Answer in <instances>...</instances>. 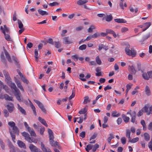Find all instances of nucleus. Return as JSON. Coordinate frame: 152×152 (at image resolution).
<instances>
[{
	"instance_id": "c03bdc74",
	"label": "nucleus",
	"mask_w": 152,
	"mask_h": 152,
	"mask_svg": "<svg viewBox=\"0 0 152 152\" xmlns=\"http://www.w3.org/2000/svg\"><path fill=\"white\" fill-rule=\"evenodd\" d=\"M31 107L32 109L34 115L36 116L37 115V113L36 108L33 104H31Z\"/></svg>"
},
{
	"instance_id": "dca6fc26",
	"label": "nucleus",
	"mask_w": 152,
	"mask_h": 152,
	"mask_svg": "<svg viewBox=\"0 0 152 152\" xmlns=\"http://www.w3.org/2000/svg\"><path fill=\"white\" fill-rule=\"evenodd\" d=\"M12 59L14 61L15 64L18 67H19L20 66L19 61L16 57L15 56H12Z\"/></svg>"
},
{
	"instance_id": "a19ab883",
	"label": "nucleus",
	"mask_w": 152,
	"mask_h": 152,
	"mask_svg": "<svg viewBox=\"0 0 152 152\" xmlns=\"http://www.w3.org/2000/svg\"><path fill=\"white\" fill-rule=\"evenodd\" d=\"M96 61L97 64L98 65H101L102 64V61L100 59L99 56H97L96 58Z\"/></svg>"
},
{
	"instance_id": "a211bd4d",
	"label": "nucleus",
	"mask_w": 152,
	"mask_h": 152,
	"mask_svg": "<svg viewBox=\"0 0 152 152\" xmlns=\"http://www.w3.org/2000/svg\"><path fill=\"white\" fill-rule=\"evenodd\" d=\"M18 108L19 110L20 111L22 114L24 115H26V111L19 104H18Z\"/></svg>"
},
{
	"instance_id": "20e7f679",
	"label": "nucleus",
	"mask_w": 152,
	"mask_h": 152,
	"mask_svg": "<svg viewBox=\"0 0 152 152\" xmlns=\"http://www.w3.org/2000/svg\"><path fill=\"white\" fill-rule=\"evenodd\" d=\"M12 130L13 132L14 133V134L12 132L11 130L10 129L9 132L11 135L13 141L15 142V135L14 134H18L19 131L17 127L16 126H15L13 127Z\"/></svg>"
},
{
	"instance_id": "39448f33",
	"label": "nucleus",
	"mask_w": 152,
	"mask_h": 152,
	"mask_svg": "<svg viewBox=\"0 0 152 152\" xmlns=\"http://www.w3.org/2000/svg\"><path fill=\"white\" fill-rule=\"evenodd\" d=\"M63 42L65 44H69L72 43V42L70 40L69 37H64L63 38Z\"/></svg>"
},
{
	"instance_id": "ddd939ff",
	"label": "nucleus",
	"mask_w": 152,
	"mask_h": 152,
	"mask_svg": "<svg viewBox=\"0 0 152 152\" xmlns=\"http://www.w3.org/2000/svg\"><path fill=\"white\" fill-rule=\"evenodd\" d=\"M29 148L32 152H35L38 149V148L32 144L30 145Z\"/></svg>"
},
{
	"instance_id": "c9c22d12",
	"label": "nucleus",
	"mask_w": 152,
	"mask_h": 152,
	"mask_svg": "<svg viewBox=\"0 0 152 152\" xmlns=\"http://www.w3.org/2000/svg\"><path fill=\"white\" fill-rule=\"evenodd\" d=\"M1 61L2 62L4 63H6V60L4 56V53L3 52H2L1 53Z\"/></svg>"
},
{
	"instance_id": "9b49d317",
	"label": "nucleus",
	"mask_w": 152,
	"mask_h": 152,
	"mask_svg": "<svg viewBox=\"0 0 152 152\" xmlns=\"http://www.w3.org/2000/svg\"><path fill=\"white\" fill-rule=\"evenodd\" d=\"M6 107L7 108L9 112L11 113H12L14 110V107L13 104H9L7 105Z\"/></svg>"
},
{
	"instance_id": "a18cd8bd",
	"label": "nucleus",
	"mask_w": 152,
	"mask_h": 152,
	"mask_svg": "<svg viewBox=\"0 0 152 152\" xmlns=\"http://www.w3.org/2000/svg\"><path fill=\"white\" fill-rule=\"evenodd\" d=\"M117 112L116 111H113L112 113V115L113 117H118L120 116V114L119 113H118L117 114Z\"/></svg>"
},
{
	"instance_id": "6ab92c4d",
	"label": "nucleus",
	"mask_w": 152,
	"mask_h": 152,
	"mask_svg": "<svg viewBox=\"0 0 152 152\" xmlns=\"http://www.w3.org/2000/svg\"><path fill=\"white\" fill-rule=\"evenodd\" d=\"M39 121L43 125L46 127L48 126V125L45 121L41 117H39L38 118Z\"/></svg>"
},
{
	"instance_id": "e433bc0d",
	"label": "nucleus",
	"mask_w": 152,
	"mask_h": 152,
	"mask_svg": "<svg viewBox=\"0 0 152 152\" xmlns=\"http://www.w3.org/2000/svg\"><path fill=\"white\" fill-rule=\"evenodd\" d=\"M54 43L55 47L57 48H59L61 47V43L59 41H58L57 42H54Z\"/></svg>"
},
{
	"instance_id": "0e129e2a",
	"label": "nucleus",
	"mask_w": 152,
	"mask_h": 152,
	"mask_svg": "<svg viewBox=\"0 0 152 152\" xmlns=\"http://www.w3.org/2000/svg\"><path fill=\"white\" fill-rule=\"evenodd\" d=\"M45 130V127H42L40 129L39 132L40 133L41 135L43 134Z\"/></svg>"
},
{
	"instance_id": "0eeeda50",
	"label": "nucleus",
	"mask_w": 152,
	"mask_h": 152,
	"mask_svg": "<svg viewBox=\"0 0 152 152\" xmlns=\"http://www.w3.org/2000/svg\"><path fill=\"white\" fill-rule=\"evenodd\" d=\"M28 130L30 134L32 136L35 137L36 136V134L33 129L30 127H28Z\"/></svg>"
},
{
	"instance_id": "864d4df0",
	"label": "nucleus",
	"mask_w": 152,
	"mask_h": 152,
	"mask_svg": "<svg viewBox=\"0 0 152 152\" xmlns=\"http://www.w3.org/2000/svg\"><path fill=\"white\" fill-rule=\"evenodd\" d=\"M86 45L83 44L82 45L80 46L79 48V49L81 50H83L86 49Z\"/></svg>"
},
{
	"instance_id": "13d9d810",
	"label": "nucleus",
	"mask_w": 152,
	"mask_h": 152,
	"mask_svg": "<svg viewBox=\"0 0 152 152\" xmlns=\"http://www.w3.org/2000/svg\"><path fill=\"white\" fill-rule=\"evenodd\" d=\"M91 36L92 38H96L97 37L100 36V34L99 33H95Z\"/></svg>"
},
{
	"instance_id": "aec40b11",
	"label": "nucleus",
	"mask_w": 152,
	"mask_h": 152,
	"mask_svg": "<svg viewBox=\"0 0 152 152\" xmlns=\"http://www.w3.org/2000/svg\"><path fill=\"white\" fill-rule=\"evenodd\" d=\"M115 21L119 23H125L126 22V20L123 19L117 18L114 19Z\"/></svg>"
},
{
	"instance_id": "8fccbe9b",
	"label": "nucleus",
	"mask_w": 152,
	"mask_h": 152,
	"mask_svg": "<svg viewBox=\"0 0 152 152\" xmlns=\"http://www.w3.org/2000/svg\"><path fill=\"white\" fill-rule=\"evenodd\" d=\"M139 138L137 137L134 138L132 140H129V141L131 143H134L137 142L139 140Z\"/></svg>"
},
{
	"instance_id": "338daca9",
	"label": "nucleus",
	"mask_w": 152,
	"mask_h": 152,
	"mask_svg": "<svg viewBox=\"0 0 152 152\" xmlns=\"http://www.w3.org/2000/svg\"><path fill=\"white\" fill-rule=\"evenodd\" d=\"M121 141L123 145H124L126 143V138L124 137H122L121 139Z\"/></svg>"
},
{
	"instance_id": "6e6d98bb",
	"label": "nucleus",
	"mask_w": 152,
	"mask_h": 152,
	"mask_svg": "<svg viewBox=\"0 0 152 152\" xmlns=\"http://www.w3.org/2000/svg\"><path fill=\"white\" fill-rule=\"evenodd\" d=\"M47 42L50 43L52 45H53L54 42H53V39L52 38H50L48 39L47 41Z\"/></svg>"
},
{
	"instance_id": "c85d7f7f",
	"label": "nucleus",
	"mask_w": 152,
	"mask_h": 152,
	"mask_svg": "<svg viewBox=\"0 0 152 152\" xmlns=\"http://www.w3.org/2000/svg\"><path fill=\"white\" fill-rule=\"evenodd\" d=\"M141 124L143 126V129L144 131L146 130V127L145 121L143 120H142L141 121Z\"/></svg>"
},
{
	"instance_id": "5fc2aeb1",
	"label": "nucleus",
	"mask_w": 152,
	"mask_h": 152,
	"mask_svg": "<svg viewBox=\"0 0 152 152\" xmlns=\"http://www.w3.org/2000/svg\"><path fill=\"white\" fill-rule=\"evenodd\" d=\"M4 116L6 117H7L9 116V113L8 111L6 110H3Z\"/></svg>"
},
{
	"instance_id": "603ef678",
	"label": "nucleus",
	"mask_w": 152,
	"mask_h": 152,
	"mask_svg": "<svg viewBox=\"0 0 152 152\" xmlns=\"http://www.w3.org/2000/svg\"><path fill=\"white\" fill-rule=\"evenodd\" d=\"M71 58L75 61H77L78 59V56L77 55H75L72 56H71Z\"/></svg>"
},
{
	"instance_id": "49530a36",
	"label": "nucleus",
	"mask_w": 152,
	"mask_h": 152,
	"mask_svg": "<svg viewBox=\"0 0 152 152\" xmlns=\"http://www.w3.org/2000/svg\"><path fill=\"white\" fill-rule=\"evenodd\" d=\"M9 146L10 148V152H16L15 148L14 146L12 145H10Z\"/></svg>"
},
{
	"instance_id": "4c0bfd02",
	"label": "nucleus",
	"mask_w": 152,
	"mask_h": 152,
	"mask_svg": "<svg viewBox=\"0 0 152 152\" xmlns=\"http://www.w3.org/2000/svg\"><path fill=\"white\" fill-rule=\"evenodd\" d=\"M109 135L110 136L108 138L107 140L108 143H109V144H110V142L111 140L112 139L114 138V137L112 134H109Z\"/></svg>"
},
{
	"instance_id": "79ce46f5",
	"label": "nucleus",
	"mask_w": 152,
	"mask_h": 152,
	"mask_svg": "<svg viewBox=\"0 0 152 152\" xmlns=\"http://www.w3.org/2000/svg\"><path fill=\"white\" fill-rule=\"evenodd\" d=\"M130 70L132 74L135 75L136 73V71L134 67L133 66H130Z\"/></svg>"
},
{
	"instance_id": "774afa93",
	"label": "nucleus",
	"mask_w": 152,
	"mask_h": 152,
	"mask_svg": "<svg viewBox=\"0 0 152 152\" xmlns=\"http://www.w3.org/2000/svg\"><path fill=\"white\" fill-rule=\"evenodd\" d=\"M67 31L66 30H64L62 31L61 36L62 37H64L65 36V34L67 32Z\"/></svg>"
},
{
	"instance_id": "b1692460",
	"label": "nucleus",
	"mask_w": 152,
	"mask_h": 152,
	"mask_svg": "<svg viewBox=\"0 0 152 152\" xmlns=\"http://www.w3.org/2000/svg\"><path fill=\"white\" fill-rule=\"evenodd\" d=\"M3 33L4 35L5 39L7 41H11V38L10 36L8 34H6L4 30H3Z\"/></svg>"
},
{
	"instance_id": "680f3d73",
	"label": "nucleus",
	"mask_w": 152,
	"mask_h": 152,
	"mask_svg": "<svg viewBox=\"0 0 152 152\" xmlns=\"http://www.w3.org/2000/svg\"><path fill=\"white\" fill-rule=\"evenodd\" d=\"M39 123H37V125L34 124H33V126L34 128L37 130H39V127H41L40 125H39L38 124Z\"/></svg>"
},
{
	"instance_id": "bb28decb",
	"label": "nucleus",
	"mask_w": 152,
	"mask_h": 152,
	"mask_svg": "<svg viewBox=\"0 0 152 152\" xmlns=\"http://www.w3.org/2000/svg\"><path fill=\"white\" fill-rule=\"evenodd\" d=\"M144 139L146 141H148L150 139V135L147 133H145L144 134Z\"/></svg>"
},
{
	"instance_id": "e2e57ef3",
	"label": "nucleus",
	"mask_w": 152,
	"mask_h": 152,
	"mask_svg": "<svg viewBox=\"0 0 152 152\" xmlns=\"http://www.w3.org/2000/svg\"><path fill=\"white\" fill-rule=\"evenodd\" d=\"M59 4L58 3L56 2H54L52 3H50L49 4V5L53 7L56 5H58Z\"/></svg>"
},
{
	"instance_id": "1a4fd4ad",
	"label": "nucleus",
	"mask_w": 152,
	"mask_h": 152,
	"mask_svg": "<svg viewBox=\"0 0 152 152\" xmlns=\"http://www.w3.org/2000/svg\"><path fill=\"white\" fill-rule=\"evenodd\" d=\"M3 73L5 77L6 80L8 82L10 81L11 78L10 77L9 73L5 70L3 71Z\"/></svg>"
},
{
	"instance_id": "473e14b6",
	"label": "nucleus",
	"mask_w": 152,
	"mask_h": 152,
	"mask_svg": "<svg viewBox=\"0 0 152 152\" xmlns=\"http://www.w3.org/2000/svg\"><path fill=\"white\" fill-rule=\"evenodd\" d=\"M87 111V109L84 107L83 109H81L79 112V113L80 114H85Z\"/></svg>"
},
{
	"instance_id": "9d476101",
	"label": "nucleus",
	"mask_w": 152,
	"mask_h": 152,
	"mask_svg": "<svg viewBox=\"0 0 152 152\" xmlns=\"http://www.w3.org/2000/svg\"><path fill=\"white\" fill-rule=\"evenodd\" d=\"M48 132L50 140H53L54 139V137L53 136V132L52 130L50 129H48Z\"/></svg>"
},
{
	"instance_id": "4be33fe9",
	"label": "nucleus",
	"mask_w": 152,
	"mask_h": 152,
	"mask_svg": "<svg viewBox=\"0 0 152 152\" xmlns=\"http://www.w3.org/2000/svg\"><path fill=\"white\" fill-rule=\"evenodd\" d=\"M145 91V94L149 96L151 95V92L150 90V89L148 86H146Z\"/></svg>"
},
{
	"instance_id": "f03ea898",
	"label": "nucleus",
	"mask_w": 152,
	"mask_h": 152,
	"mask_svg": "<svg viewBox=\"0 0 152 152\" xmlns=\"http://www.w3.org/2000/svg\"><path fill=\"white\" fill-rule=\"evenodd\" d=\"M130 47L129 45H128L125 48V51L126 54L129 56H132L133 57L135 56L136 54V52L133 49L130 50L129 48Z\"/></svg>"
},
{
	"instance_id": "58836bf2",
	"label": "nucleus",
	"mask_w": 152,
	"mask_h": 152,
	"mask_svg": "<svg viewBox=\"0 0 152 152\" xmlns=\"http://www.w3.org/2000/svg\"><path fill=\"white\" fill-rule=\"evenodd\" d=\"M75 88H74L73 90L72 91V95L69 96V100L71 99L72 98H73L75 96Z\"/></svg>"
},
{
	"instance_id": "69168bd1",
	"label": "nucleus",
	"mask_w": 152,
	"mask_h": 152,
	"mask_svg": "<svg viewBox=\"0 0 152 152\" xmlns=\"http://www.w3.org/2000/svg\"><path fill=\"white\" fill-rule=\"evenodd\" d=\"M97 136V134L96 133H94L93 135L91 137L90 139L89 140L91 141V140L95 139L96 137Z\"/></svg>"
},
{
	"instance_id": "a878e982",
	"label": "nucleus",
	"mask_w": 152,
	"mask_h": 152,
	"mask_svg": "<svg viewBox=\"0 0 152 152\" xmlns=\"http://www.w3.org/2000/svg\"><path fill=\"white\" fill-rule=\"evenodd\" d=\"M4 28H3L2 26H1L0 27V29L2 31V32H3V30H4L5 31V32H8L9 31V29L8 27H7L6 25H4Z\"/></svg>"
},
{
	"instance_id": "f257e3e1",
	"label": "nucleus",
	"mask_w": 152,
	"mask_h": 152,
	"mask_svg": "<svg viewBox=\"0 0 152 152\" xmlns=\"http://www.w3.org/2000/svg\"><path fill=\"white\" fill-rule=\"evenodd\" d=\"M10 87L14 92V95L17 99L20 102L21 101L20 98L21 94L19 90L17 88L15 84L14 83H11L10 84Z\"/></svg>"
},
{
	"instance_id": "2eb2a0df",
	"label": "nucleus",
	"mask_w": 152,
	"mask_h": 152,
	"mask_svg": "<svg viewBox=\"0 0 152 152\" xmlns=\"http://www.w3.org/2000/svg\"><path fill=\"white\" fill-rule=\"evenodd\" d=\"M18 145L19 147L21 148H26V147L25 144L22 141L18 140L17 142Z\"/></svg>"
},
{
	"instance_id": "f3484780",
	"label": "nucleus",
	"mask_w": 152,
	"mask_h": 152,
	"mask_svg": "<svg viewBox=\"0 0 152 152\" xmlns=\"http://www.w3.org/2000/svg\"><path fill=\"white\" fill-rule=\"evenodd\" d=\"M37 11L42 16L45 15H48V13L47 12L43 11L40 9H38Z\"/></svg>"
},
{
	"instance_id": "5701e85b",
	"label": "nucleus",
	"mask_w": 152,
	"mask_h": 152,
	"mask_svg": "<svg viewBox=\"0 0 152 152\" xmlns=\"http://www.w3.org/2000/svg\"><path fill=\"white\" fill-rule=\"evenodd\" d=\"M122 118L123 119L124 121L126 123H128L129 120V117H127L124 114H122Z\"/></svg>"
},
{
	"instance_id": "2f4dec72",
	"label": "nucleus",
	"mask_w": 152,
	"mask_h": 152,
	"mask_svg": "<svg viewBox=\"0 0 152 152\" xmlns=\"http://www.w3.org/2000/svg\"><path fill=\"white\" fill-rule=\"evenodd\" d=\"M18 27L20 29H21V28H23V25L21 20H18Z\"/></svg>"
},
{
	"instance_id": "37998d69",
	"label": "nucleus",
	"mask_w": 152,
	"mask_h": 152,
	"mask_svg": "<svg viewBox=\"0 0 152 152\" xmlns=\"http://www.w3.org/2000/svg\"><path fill=\"white\" fill-rule=\"evenodd\" d=\"M95 29V27L94 25H92L90 26V27L88 29V32H92L93 29Z\"/></svg>"
},
{
	"instance_id": "4d7b16f0",
	"label": "nucleus",
	"mask_w": 152,
	"mask_h": 152,
	"mask_svg": "<svg viewBox=\"0 0 152 152\" xmlns=\"http://www.w3.org/2000/svg\"><path fill=\"white\" fill-rule=\"evenodd\" d=\"M8 124L12 127H13L15 126V123L13 121L9 122L8 123Z\"/></svg>"
},
{
	"instance_id": "de8ad7c7",
	"label": "nucleus",
	"mask_w": 152,
	"mask_h": 152,
	"mask_svg": "<svg viewBox=\"0 0 152 152\" xmlns=\"http://www.w3.org/2000/svg\"><path fill=\"white\" fill-rule=\"evenodd\" d=\"M143 78L145 80H148L149 79V77L146 73H144L142 75Z\"/></svg>"
},
{
	"instance_id": "f8f14e48",
	"label": "nucleus",
	"mask_w": 152,
	"mask_h": 152,
	"mask_svg": "<svg viewBox=\"0 0 152 152\" xmlns=\"http://www.w3.org/2000/svg\"><path fill=\"white\" fill-rule=\"evenodd\" d=\"M4 54L6 56V57L7 58V59L8 61L10 63H12V61L11 59V57H10V55L9 54V53L7 52V50L4 49Z\"/></svg>"
},
{
	"instance_id": "7c9ffc66",
	"label": "nucleus",
	"mask_w": 152,
	"mask_h": 152,
	"mask_svg": "<svg viewBox=\"0 0 152 152\" xmlns=\"http://www.w3.org/2000/svg\"><path fill=\"white\" fill-rule=\"evenodd\" d=\"M91 100L89 99V98L88 96H86L84 97V101L83 102V104H85L88 102H89Z\"/></svg>"
},
{
	"instance_id": "c756f323",
	"label": "nucleus",
	"mask_w": 152,
	"mask_h": 152,
	"mask_svg": "<svg viewBox=\"0 0 152 152\" xmlns=\"http://www.w3.org/2000/svg\"><path fill=\"white\" fill-rule=\"evenodd\" d=\"M5 99L7 101H12V98L10 96L8 95L5 94L4 95Z\"/></svg>"
},
{
	"instance_id": "bf43d9fd",
	"label": "nucleus",
	"mask_w": 152,
	"mask_h": 152,
	"mask_svg": "<svg viewBox=\"0 0 152 152\" xmlns=\"http://www.w3.org/2000/svg\"><path fill=\"white\" fill-rule=\"evenodd\" d=\"M105 31L107 34H112L114 31L113 30L110 29H106Z\"/></svg>"
},
{
	"instance_id": "6e6552de",
	"label": "nucleus",
	"mask_w": 152,
	"mask_h": 152,
	"mask_svg": "<svg viewBox=\"0 0 152 152\" xmlns=\"http://www.w3.org/2000/svg\"><path fill=\"white\" fill-rule=\"evenodd\" d=\"M15 81L18 88H19L22 91L24 92V89L20 81L17 79L15 80Z\"/></svg>"
},
{
	"instance_id": "052dcab7",
	"label": "nucleus",
	"mask_w": 152,
	"mask_h": 152,
	"mask_svg": "<svg viewBox=\"0 0 152 152\" xmlns=\"http://www.w3.org/2000/svg\"><path fill=\"white\" fill-rule=\"evenodd\" d=\"M129 30V29L126 27L122 28L121 29V31L122 33H125Z\"/></svg>"
},
{
	"instance_id": "7ed1b4c3",
	"label": "nucleus",
	"mask_w": 152,
	"mask_h": 152,
	"mask_svg": "<svg viewBox=\"0 0 152 152\" xmlns=\"http://www.w3.org/2000/svg\"><path fill=\"white\" fill-rule=\"evenodd\" d=\"M22 135L25 137V139L30 143L32 142L36 143L37 141L36 140L33 138L31 139L30 137L29 134L26 132H23L22 133Z\"/></svg>"
},
{
	"instance_id": "09e8293b",
	"label": "nucleus",
	"mask_w": 152,
	"mask_h": 152,
	"mask_svg": "<svg viewBox=\"0 0 152 152\" xmlns=\"http://www.w3.org/2000/svg\"><path fill=\"white\" fill-rule=\"evenodd\" d=\"M99 147V145L97 144H95L93 146L92 151L93 152H95L96 149Z\"/></svg>"
},
{
	"instance_id": "423d86ee",
	"label": "nucleus",
	"mask_w": 152,
	"mask_h": 152,
	"mask_svg": "<svg viewBox=\"0 0 152 152\" xmlns=\"http://www.w3.org/2000/svg\"><path fill=\"white\" fill-rule=\"evenodd\" d=\"M41 149L44 152H52L51 150L48 148H46L45 147V145L42 142H41Z\"/></svg>"
},
{
	"instance_id": "cd10ccee",
	"label": "nucleus",
	"mask_w": 152,
	"mask_h": 152,
	"mask_svg": "<svg viewBox=\"0 0 152 152\" xmlns=\"http://www.w3.org/2000/svg\"><path fill=\"white\" fill-rule=\"evenodd\" d=\"M34 102L38 105L39 107L41 108L44 106L39 101L37 100H34Z\"/></svg>"
},
{
	"instance_id": "3c124183",
	"label": "nucleus",
	"mask_w": 152,
	"mask_h": 152,
	"mask_svg": "<svg viewBox=\"0 0 152 152\" xmlns=\"http://www.w3.org/2000/svg\"><path fill=\"white\" fill-rule=\"evenodd\" d=\"M151 23L150 22L146 23H144V26L145 27L148 29L151 25Z\"/></svg>"
},
{
	"instance_id": "72a5a7b5",
	"label": "nucleus",
	"mask_w": 152,
	"mask_h": 152,
	"mask_svg": "<svg viewBox=\"0 0 152 152\" xmlns=\"http://www.w3.org/2000/svg\"><path fill=\"white\" fill-rule=\"evenodd\" d=\"M130 134L131 132L130 130L128 129H127L126 130V137L129 138V140H130L131 139L130 137Z\"/></svg>"
},
{
	"instance_id": "f704fd0d",
	"label": "nucleus",
	"mask_w": 152,
	"mask_h": 152,
	"mask_svg": "<svg viewBox=\"0 0 152 152\" xmlns=\"http://www.w3.org/2000/svg\"><path fill=\"white\" fill-rule=\"evenodd\" d=\"M93 147V145L91 144H88L86 146L85 148L86 151L87 152H89V151L91 150Z\"/></svg>"
},
{
	"instance_id": "393cba45",
	"label": "nucleus",
	"mask_w": 152,
	"mask_h": 152,
	"mask_svg": "<svg viewBox=\"0 0 152 152\" xmlns=\"http://www.w3.org/2000/svg\"><path fill=\"white\" fill-rule=\"evenodd\" d=\"M113 19V17L111 14L107 15L105 18V20L107 22L111 21Z\"/></svg>"
},
{
	"instance_id": "ea45409f",
	"label": "nucleus",
	"mask_w": 152,
	"mask_h": 152,
	"mask_svg": "<svg viewBox=\"0 0 152 152\" xmlns=\"http://www.w3.org/2000/svg\"><path fill=\"white\" fill-rule=\"evenodd\" d=\"M35 57V60L36 61H38V51L37 49H35L34 51Z\"/></svg>"
},
{
	"instance_id": "412c9836",
	"label": "nucleus",
	"mask_w": 152,
	"mask_h": 152,
	"mask_svg": "<svg viewBox=\"0 0 152 152\" xmlns=\"http://www.w3.org/2000/svg\"><path fill=\"white\" fill-rule=\"evenodd\" d=\"M88 1L87 0H79L77 1V4L79 5H81L87 3Z\"/></svg>"
},
{
	"instance_id": "4468645a",
	"label": "nucleus",
	"mask_w": 152,
	"mask_h": 152,
	"mask_svg": "<svg viewBox=\"0 0 152 152\" xmlns=\"http://www.w3.org/2000/svg\"><path fill=\"white\" fill-rule=\"evenodd\" d=\"M50 145L53 147H56L58 146V143L57 141H55L53 140H50Z\"/></svg>"
}]
</instances>
